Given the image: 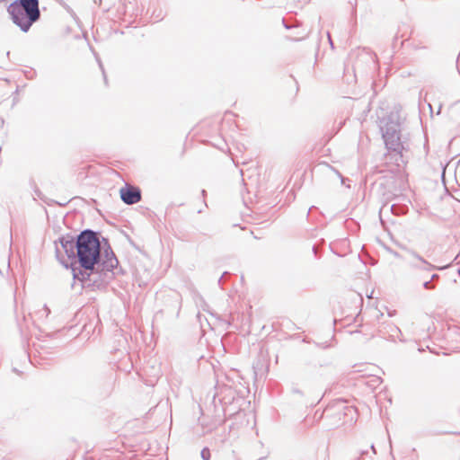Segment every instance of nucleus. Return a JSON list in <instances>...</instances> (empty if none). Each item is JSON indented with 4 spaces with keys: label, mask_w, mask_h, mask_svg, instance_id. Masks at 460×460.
<instances>
[{
    "label": "nucleus",
    "mask_w": 460,
    "mask_h": 460,
    "mask_svg": "<svg viewBox=\"0 0 460 460\" xmlns=\"http://www.w3.org/2000/svg\"><path fill=\"white\" fill-rule=\"evenodd\" d=\"M50 313V310L49 307L44 305L42 309L39 310L38 314L40 315V317H48Z\"/></svg>",
    "instance_id": "1a4fd4ad"
},
{
    "label": "nucleus",
    "mask_w": 460,
    "mask_h": 460,
    "mask_svg": "<svg viewBox=\"0 0 460 460\" xmlns=\"http://www.w3.org/2000/svg\"><path fill=\"white\" fill-rule=\"evenodd\" d=\"M56 245V256L68 267L62 253L71 261L73 278L85 286L101 288L108 284L115 276L119 261L111 246L106 243L102 247L98 233L85 229L76 238L72 235L61 236Z\"/></svg>",
    "instance_id": "f257e3e1"
},
{
    "label": "nucleus",
    "mask_w": 460,
    "mask_h": 460,
    "mask_svg": "<svg viewBox=\"0 0 460 460\" xmlns=\"http://www.w3.org/2000/svg\"><path fill=\"white\" fill-rule=\"evenodd\" d=\"M202 195H203V196H205V195H206V190H202Z\"/></svg>",
    "instance_id": "dca6fc26"
},
{
    "label": "nucleus",
    "mask_w": 460,
    "mask_h": 460,
    "mask_svg": "<svg viewBox=\"0 0 460 460\" xmlns=\"http://www.w3.org/2000/svg\"><path fill=\"white\" fill-rule=\"evenodd\" d=\"M234 397V391L230 387L226 385H217L216 386V394L214 395V401L216 399L218 400L220 403H228L231 402L232 400Z\"/></svg>",
    "instance_id": "0eeeda50"
},
{
    "label": "nucleus",
    "mask_w": 460,
    "mask_h": 460,
    "mask_svg": "<svg viewBox=\"0 0 460 460\" xmlns=\"http://www.w3.org/2000/svg\"><path fill=\"white\" fill-rule=\"evenodd\" d=\"M200 456L203 460H209L211 457L210 450L208 447H204L200 452Z\"/></svg>",
    "instance_id": "6e6552de"
},
{
    "label": "nucleus",
    "mask_w": 460,
    "mask_h": 460,
    "mask_svg": "<svg viewBox=\"0 0 460 460\" xmlns=\"http://www.w3.org/2000/svg\"><path fill=\"white\" fill-rule=\"evenodd\" d=\"M323 416L329 420L330 428H337L345 424L352 425L357 420L358 412L357 409L349 405L347 402L337 400L325 408Z\"/></svg>",
    "instance_id": "7ed1b4c3"
},
{
    "label": "nucleus",
    "mask_w": 460,
    "mask_h": 460,
    "mask_svg": "<svg viewBox=\"0 0 460 460\" xmlns=\"http://www.w3.org/2000/svg\"><path fill=\"white\" fill-rule=\"evenodd\" d=\"M6 0H0V4L5 2Z\"/></svg>",
    "instance_id": "f3484780"
},
{
    "label": "nucleus",
    "mask_w": 460,
    "mask_h": 460,
    "mask_svg": "<svg viewBox=\"0 0 460 460\" xmlns=\"http://www.w3.org/2000/svg\"><path fill=\"white\" fill-rule=\"evenodd\" d=\"M98 62H99V66H100L101 69L102 70V73H104L103 66H102V65L101 61H100V60H98ZM103 76H104V81H105V83H106V82H107V78H106L105 74H103Z\"/></svg>",
    "instance_id": "f8f14e48"
},
{
    "label": "nucleus",
    "mask_w": 460,
    "mask_h": 460,
    "mask_svg": "<svg viewBox=\"0 0 460 460\" xmlns=\"http://www.w3.org/2000/svg\"><path fill=\"white\" fill-rule=\"evenodd\" d=\"M380 130L387 149L402 155L404 149L400 137V123L395 114H390L380 120Z\"/></svg>",
    "instance_id": "20e7f679"
},
{
    "label": "nucleus",
    "mask_w": 460,
    "mask_h": 460,
    "mask_svg": "<svg viewBox=\"0 0 460 460\" xmlns=\"http://www.w3.org/2000/svg\"><path fill=\"white\" fill-rule=\"evenodd\" d=\"M122 201L127 205H133L140 201L141 191L138 188L133 186H125L119 190Z\"/></svg>",
    "instance_id": "423d86ee"
},
{
    "label": "nucleus",
    "mask_w": 460,
    "mask_h": 460,
    "mask_svg": "<svg viewBox=\"0 0 460 460\" xmlns=\"http://www.w3.org/2000/svg\"><path fill=\"white\" fill-rule=\"evenodd\" d=\"M423 288L427 290H433L435 289V285L431 280H426L423 282Z\"/></svg>",
    "instance_id": "9d476101"
},
{
    "label": "nucleus",
    "mask_w": 460,
    "mask_h": 460,
    "mask_svg": "<svg viewBox=\"0 0 460 460\" xmlns=\"http://www.w3.org/2000/svg\"><path fill=\"white\" fill-rule=\"evenodd\" d=\"M405 256L403 259L407 261L409 267L412 270L430 272L436 267L425 260L422 256L411 249H405Z\"/></svg>",
    "instance_id": "39448f33"
},
{
    "label": "nucleus",
    "mask_w": 460,
    "mask_h": 460,
    "mask_svg": "<svg viewBox=\"0 0 460 460\" xmlns=\"http://www.w3.org/2000/svg\"><path fill=\"white\" fill-rule=\"evenodd\" d=\"M438 279H439V275L432 274L429 280H431L433 282L434 280H437Z\"/></svg>",
    "instance_id": "9b49d317"
},
{
    "label": "nucleus",
    "mask_w": 460,
    "mask_h": 460,
    "mask_svg": "<svg viewBox=\"0 0 460 460\" xmlns=\"http://www.w3.org/2000/svg\"><path fill=\"white\" fill-rule=\"evenodd\" d=\"M12 22L23 32L40 18L39 0H15L7 7Z\"/></svg>",
    "instance_id": "f03ea898"
},
{
    "label": "nucleus",
    "mask_w": 460,
    "mask_h": 460,
    "mask_svg": "<svg viewBox=\"0 0 460 460\" xmlns=\"http://www.w3.org/2000/svg\"><path fill=\"white\" fill-rule=\"evenodd\" d=\"M371 449L373 451L374 454H376V450L375 448V446L374 445H371Z\"/></svg>",
    "instance_id": "ddd939ff"
},
{
    "label": "nucleus",
    "mask_w": 460,
    "mask_h": 460,
    "mask_svg": "<svg viewBox=\"0 0 460 460\" xmlns=\"http://www.w3.org/2000/svg\"><path fill=\"white\" fill-rule=\"evenodd\" d=\"M337 174L339 175V177L341 178V181L344 182V179L341 177V174H340L339 172H337Z\"/></svg>",
    "instance_id": "2eb2a0df"
},
{
    "label": "nucleus",
    "mask_w": 460,
    "mask_h": 460,
    "mask_svg": "<svg viewBox=\"0 0 460 460\" xmlns=\"http://www.w3.org/2000/svg\"><path fill=\"white\" fill-rule=\"evenodd\" d=\"M328 39H329V42L331 43V45H332V41L330 34H328Z\"/></svg>",
    "instance_id": "4468645a"
}]
</instances>
